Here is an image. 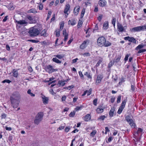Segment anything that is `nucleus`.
Segmentation results:
<instances>
[{"mask_svg": "<svg viewBox=\"0 0 146 146\" xmlns=\"http://www.w3.org/2000/svg\"><path fill=\"white\" fill-rule=\"evenodd\" d=\"M65 84V81H59L58 82V84L61 86H63Z\"/></svg>", "mask_w": 146, "mask_h": 146, "instance_id": "35", "label": "nucleus"}, {"mask_svg": "<svg viewBox=\"0 0 146 146\" xmlns=\"http://www.w3.org/2000/svg\"><path fill=\"white\" fill-rule=\"evenodd\" d=\"M88 42V41H84L83 43L80 46V48L81 49H84L87 46V43Z\"/></svg>", "mask_w": 146, "mask_h": 146, "instance_id": "17", "label": "nucleus"}, {"mask_svg": "<svg viewBox=\"0 0 146 146\" xmlns=\"http://www.w3.org/2000/svg\"><path fill=\"white\" fill-rule=\"evenodd\" d=\"M78 73H79V75H80V77H83V78L84 77L83 75L82 74V73L81 72L79 71V72Z\"/></svg>", "mask_w": 146, "mask_h": 146, "instance_id": "61", "label": "nucleus"}, {"mask_svg": "<svg viewBox=\"0 0 146 146\" xmlns=\"http://www.w3.org/2000/svg\"><path fill=\"white\" fill-rule=\"evenodd\" d=\"M55 56L59 59H61L64 57V56L60 55H55Z\"/></svg>", "mask_w": 146, "mask_h": 146, "instance_id": "51", "label": "nucleus"}, {"mask_svg": "<svg viewBox=\"0 0 146 146\" xmlns=\"http://www.w3.org/2000/svg\"><path fill=\"white\" fill-rule=\"evenodd\" d=\"M115 111V109L114 108H112L109 112V115L110 117H112L113 116L114 112Z\"/></svg>", "mask_w": 146, "mask_h": 146, "instance_id": "21", "label": "nucleus"}, {"mask_svg": "<svg viewBox=\"0 0 146 146\" xmlns=\"http://www.w3.org/2000/svg\"><path fill=\"white\" fill-rule=\"evenodd\" d=\"M46 30L45 29H44L41 33V36H47V34L46 33Z\"/></svg>", "mask_w": 146, "mask_h": 146, "instance_id": "29", "label": "nucleus"}, {"mask_svg": "<svg viewBox=\"0 0 146 146\" xmlns=\"http://www.w3.org/2000/svg\"><path fill=\"white\" fill-rule=\"evenodd\" d=\"M27 18L29 20L31 21L30 23H35L36 22V21L35 20L33 19L31 16H27Z\"/></svg>", "mask_w": 146, "mask_h": 146, "instance_id": "23", "label": "nucleus"}, {"mask_svg": "<svg viewBox=\"0 0 146 146\" xmlns=\"http://www.w3.org/2000/svg\"><path fill=\"white\" fill-rule=\"evenodd\" d=\"M80 9V7L78 5L76 6L75 7L74 9V14L76 15H77L79 12Z\"/></svg>", "mask_w": 146, "mask_h": 146, "instance_id": "14", "label": "nucleus"}, {"mask_svg": "<svg viewBox=\"0 0 146 146\" xmlns=\"http://www.w3.org/2000/svg\"><path fill=\"white\" fill-rule=\"evenodd\" d=\"M121 100V96H119L118 97L117 100V103H119L120 102Z\"/></svg>", "mask_w": 146, "mask_h": 146, "instance_id": "52", "label": "nucleus"}, {"mask_svg": "<svg viewBox=\"0 0 146 146\" xmlns=\"http://www.w3.org/2000/svg\"><path fill=\"white\" fill-rule=\"evenodd\" d=\"M85 76H86L88 78L92 79V75L91 74L88 72H85L84 74Z\"/></svg>", "mask_w": 146, "mask_h": 146, "instance_id": "28", "label": "nucleus"}, {"mask_svg": "<svg viewBox=\"0 0 146 146\" xmlns=\"http://www.w3.org/2000/svg\"><path fill=\"white\" fill-rule=\"evenodd\" d=\"M104 107L101 106H99L97 108L96 111L98 113H102L104 111Z\"/></svg>", "mask_w": 146, "mask_h": 146, "instance_id": "11", "label": "nucleus"}, {"mask_svg": "<svg viewBox=\"0 0 146 146\" xmlns=\"http://www.w3.org/2000/svg\"><path fill=\"white\" fill-rule=\"evenodd\" d=\"M52 60L53 62L57 63H60L61 62L60 61L56 58H53Z\"/></svg>", "mask_w": 146, "mask_h": 146, "instance_id": "30", "label": "nucleus"}, {"mask_svg": "<svg viewBox=\"0 0 146 146\" xmlns=\"http://www.w3.org/2000/svg\"><path fill=\"white\" fill-rule=\"evenodd\" d=\"M16 21L18 24L19 25H26L27 23V22L25 20H20L19 21Z\"/></svg>", "mask_w": 146, "mask_h": 146, "instance_id": "18", "label": "nucleus"}, {"mask_svg": "<svg viewBox=\"0 0 146 146\" xmlns=\"http://www.w3.org/2000/svg\"><path fill=\"white\" fill-rule=\"evenodd\" d=\"M99 4L100 6L103 7L106 5L107 2L105 0H100L99 2Z\"/></svg>", "mask_w": 146, "mask_h": 146, "instance_id": "15", "label": "nucleus"}, {"mask_svg": "<svg viewBox=\"0 0 146 146\" xmlns=\"http://www.w3.org/2000/svg\"><path fill=\"white\" fill-rule=\"evenodd\" d=\"M38 7L40 10H42L43 8V5L42 3L39 4Z\"/></svg>", "mask_w": 146, "mask_h": 146, "instance_id": "44", "label": "nucleus"}, {"mask_svg": "<svg viewBox=\"0 0 146 146\" xmlns=\"http://www.w3.org/2000/svg\"><path fill=\"white\" fill-rule=\"evenodd\" d=\"M131 90L133 91H134L135 90V87L133 85H131Z\"/></svg>", "mask_w": 146, "mask_h": 146, "instance_id": "63", "label": "nucleus"}, {"mask_svg": "<svg viewBox=\"0 0 146 146\" xmlns=\"http://www.w3.org/2000/svg\"><path fill=\"white\" fill-rule=\"evenodd\" d=\"M103 15H99L98 18V19L99 21H100L102 19Z\"/></svg>", "mask_w": 146, "mask_h": 146, "instance_id": "48", "label": "nucleus"}, {"mask_svg": "<svg viewBox=\"0 0 146 146\" xmlns=\"http://www.w3.org/2000/svg\"><path fill=\"white\" fill-rule=\"evenodd\" d=\"M91 119V116L89 114L86 115L84 118V120L85 121H88Z\"/></svg>", "mask_w": 146, "mask_h": 146, "instance_id": "22", "label": "nucleus"}, {"mask_svg": "<svg viewBox=\"0 0 146 146\" xmlns=\"http://www.w3.org/2000/svg\"><path fill=\"white\" fill-rule=\"evenodd\" d=\"M97 131L96 130H94L92 132H91L90 134V136L93 137L95 135Z\"/></svg>", "mask_w": 146, "mask_h": 146, "instance_id": "34", "label": "nucleus"}, {"mask_svg": "<svg viewBox=\"0 0 146 146\" xmlns=\"http://www.w3.org/2000/svg\"><path fill=\"white\" fill-rule=\"evenodd\" d=\"M31 90L30 89L27 92V93L30 95V96L32 97H34L35 96V94H33V93H32L31 92Z\"/></svg>", "mask_w": 146, "mask_h": 146, "instance_id": "37", "label": "nucleus"}, {"mask_svg": "<svg viewBox=\"0 0 146 146\" xmlns=\"http://www.w3.org/2000/svg\"><path fill=\"white\" fill-rule=\"evenodd\" d=\"M104 46L105 47H108L110 46L111 45V43L108 41H106V42L104 43Z\"/></svg>", "mask_w": 146, "mask_h": 146, "instance_id": "31", "label": "nucleus"}, {"mask_svg": "<svg viewBox=\"0 0 146 146\" xmlns=\"http://www.w3.org/2000/svg\"><path fill=\"white\" fill-rule=\"evenodd\" d=\"M78 60V58H76L75 59H74L72 60V63H76L77 60Z\"/></svg>", "mask_w": 146, "mask_h": 146, "instance_id": "62", "label": "nucleus"}, {"mask_svg": "<svg viewBox=\"0 0 146 146\" xmlns=\"http://www.w3.org/2000/svg\"><path fill=\"white\" fill-rule=\"evenodd\" d=\"M75 114V112L74 111L71 112L69 115V116L70 117H73L74 116Z\"/></svg>", "mask_w": 146, "mask_h": 146, "instance_id": "45", "label": "nucleus"}, {"mask_svg": "<svg viewBox=\"0 0 146 146\" xmlns=\"http://www.w3.org/2000/svg\"><path fill=\"white\" fill-rule=\"evenodd\" d=\"M71 127L69 126L66 127L65 129V131L66 132H68L70 129Z\"/></svg>", "mask_w": 146, "mask_h": 146, "instance_id": "46", "label": "nucleus"}, {"mask_svg": "<svg viewBox=\"0 0 146 146\" xmlns=\"http://www.w3.org/2000/svg\"><path fill=\"white\" fill-rule=\"evenodd\" d=\"M144 46L145 45L143 44H139L135 48V50H139L141 49L144 47Z\"/></svg>", "mask_w": 146, "mask_h": 146, "instance_id": "26", "label": "nucleus"}, {"mask_svg": "<svg viewBox=\"0 0 146 146\" xmlns=\"http://www.w3.org/2000/svg\"><path fill=\"white\" fill-rule=\"evenodd\" d=\"M13 71V76L17 78L19 76V74L18 71L15 69H14Z\"/></svg>", "mask_w": 146, "mask_h": 146, "instance_id": "25", "label": "nucleus"}, {"mask_svg": "<svg viewBox=\"0 0 146 146\" xmlns=\"http://www.w3.org/2000/svg\"><path fill=\"white\" fill-rule=\"evenodd\" d=\"M70 8V5L68 4H67L65 6L64 11V13L65 14H67V15L66 16V17L67 16V15H68V12Z\"/></svg>", "mask_w": 146, "mask_h": 146, "instance_id": "16", "label": "nucleus"}, {"mask_svg": "<svg viewBox=\"0 0 146 146\" xmlns=\"http://www.w3.org/2000/svg\"><path fill=\"white\" fill-rule=\"evenodd\" d=\"M66 99V97L65 96H62V101H65Z\"/></svg>", "mask_w": 146, "mask_h": 146, "instance_id": "64", "label": "nucleus"}, {"mask_svg": "<svg viewBox=\"0 0 146 146\" xmlns=\"http://www.w3.org/2000/svg\"><path fill=\"white\" fill-rule=\"evenodd\" d=\"M76 23V21L74 19H72L71 20H69L68 21V24H70L71 25L73 26L75 25Z\"/></svg>", "mask_w": 146, "mask_h": 146, "instance_id": "19", "label": "nucleus"}, {"mask_svg": "<svg viewBox=\"0 0 146 146\" xmlns=\"http://www.w3.org/2000/svg\"><path fill=\"white\" fill-rule=\"evenodd\" d=\"M124 39L125 40H128L129 42H132L134 43H136V40L133 37L126 36L124 38Z\"/></svg>", "mask_w": 146, "mask_h": 146, "instance_id": "10", "label": "nucleus"}, {"mask_svg": "<svg viewBox=\"0 0 146 146\" xmlns=\"http://www.w3.org/2000/svg\"><path fill=\"white\" fill-rule=\"evenodd\" d=\"M11 82V81H10L9 80H5L3 81V83H4L5 82H7V83H9Z\"/></svg>", "mask_w": 146, "mask_h": 146, "instance_id": "58", "label": "nucleus"}, {"mask_svg": "<svg viewBox=\"0 0 146 146\" xmlns=\"http://www.w3.org/2000/svg\"><path fill=\"white\" fill-rule=\"evenodd\" d=\"M41 97L42 99V101L43 104H47L49 100L48 98L45 96L44 95H43Z\"/></svg>", "mask_w": 146, "mask_h": 146, "instance_id": "13", "label": "nucleus"}, {"mask_svg": "<svg viewBox=\"0 0 146 146\" xmlns=\"http://www.w3.org/2000/svg\"><path fill=\"white\" fill-rule=\"evenodd\" d=\"M117 28L118 29L119 31V32H122L123 31L124 28L122 25L120 24L118 25Z\"/></svg>", "mask_w": 146, "mask_h": 146, "instance_id": "24", "label": "nucleus"}, {"mask_svg": "<svg viewBox=\"0 0 146 146\" xmlns=\"http://www.w3.org/2000/svg\"><path fill=\"white\" fill-rule=\"evenodd\" d=\"M82 108V106H81L80 107L77 106L75 108V110L76 111H78V110H81V108Z\"/></svg>", "mask_w": 146, "mask_h": 146, "instance_id": "55", "label": "nucleus"}, {"mask_svg": "<svg viewBox=\"0 0 146 146\" xmlns=\"http://www.w3.org/2000/svg\"><path fill=\"white\" fill-rule=\"evenodd\" d=\"M38 29L34 27L31 28L29 31V34L31 36H35L37 35L39 33Z\"/></svg>", "mask_w": 146, "mask_h": 146, "instance_id": "3", "label": "nucleus"}, {"mask_svg": "<svg viewBox=\"0 0 146 146\" xmlns=\"http://www.w3.org/2000/svg\"><path fill=\"white\" fill-rule=\"evenodd\" d=\"M5 129L9 131H10L12 130V128L10 127H8L7 126H6Z\"/></svg>", "mask_w": 146, "mask_h": 146, "instance_id": "59", "label": "nucleus"}, {"mask_svg": "<svg viewBox=\"0 0 146 146\" xmlns=\"http://www.w3.org/2000/svg\"><path fill=\"white\" fill-rule=\"evenodd\" d=\"M146 29V25L138 26L130 29V31L131 32H139Z\"/></svg>", "mask_w": 146, "mask_h": 146, "instance_id": "4", "label": "nucleus"}, {"mask_svg": "<svg viewBox=\"0 0 146 146\" xmlns=\"http://www.w3.org/2000/svg\"><path fill=\"white\" fill-rule=\"evenodd\" d=\"M64 126H61L59 127L57 129L58 131L61 130L63 129H64Z\"/></svg>", "mask_w": 146, "mask_h": 146, "instance_id": "57", "label": "nucleus"}, {"mask_svg": "<svg viewBox=\"0 0 146 146\" xmlns=\"http://www.w3.org/2000/svg\"><path fill=\"white\" fill-rule=\"evenodd\" d=\"M121 56H118L116 57L115 62H119L120 60Z\"/></svg>", "mask_w": 146, "mask_h": 146, "instance_id": "41", "label": "nucleus"}, {"mask_svg": "<svg viewBox=\"0 0 146 146\" xmlns=\"http://www.w3.org/2000/svg\"><path fill=\"white\" fill-rule=\"evenodd\" d=\"M127 101V100L125 99L122 102L121 106L119 107L117 112L118 114H120L122 112L125 107Z\"/></svg>", "mask_w": 146, "mask_h": 146, "instance_id": "7", "label": "nucleus"}, {"mask_svg": "<svg viewBox=\"0 0 146 146\" xmlns=\"http://www.w3.org/2000/svg\"><path fill=\"white\" fill-rule=\"evenodd\" d=\"M46 71L49 73H51L54 72L58 70L57 69H54L53 67L50 65H49L47 66L46 68Z\"/></svg>", "mask_w": 146, "mask_h": 146, "instance_id": "8", "label": "nucleus"}, {"mask_svg": "<svg viewBox=\"0 0 146 146\" xmlns=\"http://www.w3.org/2000/svg\"><path fill=\"white\" fill-rule=\"evenodd\" d=\"M43 116V113L42 112L38 113L35 117L34 120V123L36 125H38L41 121Z\"/></svg>", "mask_w": 146, "mask_h": 146, "instance_id": "2", "label": "nucleus"}, {"mask_svg": "<svg viewBox=\"0 0 146 146\" xmlns=\"http://www.w3.org/2000/svg\"><path fill=\"white\" fill-rule=\"evenodd\" d=\"M116 20L115 18H113L111 21V23L113 25L114 27L115 26V24L116 23Z\"/></svg>", "mask_w": 146, "mask_h": 146, "instance_id": "39", "label": "nucleus"}, {"mask_svg": "<svg viewBox=\"0 0 146 146\" xmlns=\"http://www.w3.org/2000/svg\"><path fill=\"white\" fill-rule=\"evenodd\" d=\"M56 36L57 37H59L60 35V31L59 30H56Z\"/></svg>", "mask_w": 146, "mask_h": 146, "instance_id": "42", "label": "nucleus"}, {"mask_svg": "<svg viewBox=\"0 0 146 146\" xmlns=\"http://www.w3.org/2000/svg\"><path fill=\"white\" fill-rule=\"evenodd\" d=\"M29 41H30V42L33 43H37L39 42V41L38 40L33 39L30 40H29Z\"/></svg>", "mask_w": 146, "mask_h": 146, "instance_id": "43", "label": "nucleus"}, {"mask_svg": "<svg viewBox=\"0 0 146 146\" xmlns=\"http://www.w3.org/2000/svg\"><path fill=\"white\" fill-rule=\"evenodd\" d=\"M82 21H79L78 23V27H81L82 25Z\"/></svg>", "mask_w": 146, "mask_h": 146, "instance_id": "54", "label": "nucleus"}, {"mask_svg": "<svg viewBox=\"0 0 146 146\" xmlns=\"http://www.w3.org/2000/svg\"><path fill=\"white\" fill-rule=\"evenodd\" d=\"M63 36L64 37V41L66 42L68 38V34L66 33L65 29H64L63 31Z\"/></svg>", "mask_w": 146, "mask_h": 146, "instance_id": "12", "label": "nucleus"}, {"mask_svg": "<svg viewBox=\"0 0 146 146\" xmlns=\"http://www.w3.org/2000/svg\"><path fill=\"white\" fill-rule=\"evenodd\" d=\"M106 42V39L104 36L99 37L97 40L98 45L100 46H102L104 45Z\"/></svg>", "mask_w": 146, "mask_h": 146, "instance_id": "5", "label": "nucleus"}, {"mask_svg": "<svg viewBox=\"0 0 146 146\" xmlns=\"http://www.w3.org/2000/svg\"><path fill=\"white\" fill-rule=\"evenodd\" d=\"M81 55L83 56L84 57L89 56L90 55V54L89 52H86L82 54Z\"/></svg>", "mask_w": 146, "mask_h": 146, "instance_id": "38", "label": "nucleus"}, {"mask_svg": "<svg viewBox=\"0 0 146 146\" xmlns=\"http://www.w3.org/2000/svg\"><path fill=\"white\" fill-rule=\"evenodd\" d=\"M87 95L88 96H89L92 93V90L91 89H89L88 91V92L87 91Z\"/></svg>", "mask_w": 146, "mask_h": 146, "instance_id": "60", "label": "nucleus"}, {"mask_svg": "<svg viewBox=\"0 0 146 146\" xmlns=\"http://www.w3.org/2000/svg\"><path fill=\"white\" fill-rule=\"evenodd\" d=\"M51 13H52V12L51 11H48V14L47 17L46 18L47 20L49 19V18H50V17L51 15Z\"/></svg>", "mask_w": 146, "mask_h": 146, "instance_id": "53", "label": "nucleus"}, {"mask_svg": "<svg viewBox=\"0 0 146 146\" xmlns=\"http://www.w3.org/2000/svg\"><path fill=\"white\" fill-rule=\"evenodd\" d=\"M64 23L63 22H62L60 24V29L61 30H62L63 29V27H64Z\"/></svg>", "mask_w": 146, "mask_h": 146, "instance_id": "47", "label": "nucleus"}, {"mask_svg": "<svg viewBox=\"0 0 146 146\" xmlns=\"http://www.w3.org/2000/svg\"><path fill=\"white\" fill-rule=\"evenodd\" d=\"M85 11V9L83 8L81 11V18H82L84 16Z\"/></svg>", "mask_w": 146, "mask_h": 146, "instance_id": "36", "label": "nucleus"}, {"mask_svg": "<svg viewBox=\"0 0 146 146\" xmlns=\"http://www.w3.org/2000/svg\"><path fill=\"white\" fill-rule=\"evenodd\" d=\"M103 78V76L102 75H98L96 80L95 84L96 85L99 84L100 83L101 80Z\"/></svg>", "mask_w": 146, "mask_h": 146, "instance_id": "9", "label": "nucleus"}, {"mask_svg": "<svg viewBox=\"0 0 146 146\" xmlns=\"http://www.w3.org/2000/svg\"><path fill=\"white\" fill-rule=\"evenodd\" d=\"M143 131V129L140 128H138L137 131L135 133L134 135L136 137H137L139 134H141Z\"/></svg>", "mask_w": 146, "mask_h": 146, "instance_id": "20", "label": "nucleus"}, {"mask_svg": "<svg viewBox=\"0 0 146 146\" xmlns=\"http://www.w3.org/2000/svg\"><path fill=\"white\" fill-rule=\"evenodd\" d=\"M20 98V95L17 93L13 94L11 96L10 98L11 102L13 108H16L18 106Z\"/></svg>", "mask_w": 146, "mask_h": 146, "instance_id": "1", "label": "nucleus"}, {"mask_svg": "<svg viewBox=\"0 0 146 146\" xmlns=\"http://www.w3.org/2000/svg\"><path fill=\"white\" fill-rule=\"evenodd\" d=\"M106 117L105 115H101L100 116L98 119V120H103Z\"/></svg>", "mask_w": 146, "mask_h": 146, "instance_id": "40", "label": "nucleus"}, {"mask_svg": "<svg viewBox=\"0 0 146 146\" xmlns=\"http://www.w3.org/2000/svg\"><path fill=\"white\" fill-rule=\"evenodd\" d=\"M7 116V114L6 113H3L1 114V119H5L6 118Z\"/></svg>", "mask_w": 146, "mask_h": 146, "instance_id": "33", "label": "nucleus"}, {"mask_svg": "<svg viewBox=\"0 0 146 146\" xmlns=\"http://www.w3.org/2000/svg\"><path fill=\"white\" fill-rule=\"evenodd\" d=\"M97 99H95L93 100V104L94 105L96 106L97 105Z\"/></svg>", "mask_w": 146, "mask_h": 146, "instance_id": "50", "label": "nucleus"}, {"mask_svg": "<svg viewBox=\"0 0 146 146\" xmlns=\"http://www.w3.org/2000/svg\"><path fill=\"white\" fill-rule=\"evenodd\" d=\"M129 56V55L128 54H127L125 55L124 59L125 62L128 60Z\"/></svg>", "mask_w": 146, "mask_h": 146, "instance_id": "56", "label": "nucleus"}, {"mask_svg": "<svg viewBox=\"0 0 146 146\" xmlns=\"http://www.w3.org/2000/svg\"><path fill=\"white\" fill-rule=\"evenodd\" d=\"M139 50V51L138 52H137L138 53H140L144 52L146 51V49H140Z\"/></svg>", "mask_w": 146, "mask_h": 146, "instance_id": "49", "label": "nucleus"}, {"mask_svg": "<svg viewBox=\"0 0 146 146\" xmlns=\"http://www.w3.org/2000/svg\"><path fill=\"white\" fill-rule=\"evenodd\" d=\"M125 119L128 123L130 125L131 127L134 128L136 126V125L133 120L131 119L130 117L127 115L125 117Z\"/></svg>", "mask_w": 146, "mask_h": 146, "instance_id": "6", "label": "nucleus"}, {"mask_svg": "<svg viewBox=\"0 0 146 146\" xmlns=\"http://www.w3.org/2000/svg\"><path fill=\"white\" fill-rule=\"evenodd\" d=\"M108 27V23L107 22L104 23L103 25V29L105 30H107Z\"/></svg>", "mask_w": 146, "mask_h": 146, "instance_id": "27", "label": "nucleus"}, {"mask_svg": "<svg viewBox=\"0 0 146 146\" xmlns=\"http://www.w3.org/2000/svg\"><path fill=\"white\" fill-rule=\"evenodd\" d=\"M28 12L29 13H37V11H36V9L34 8H32L29 10Z\"/></svg>", "mask_w": 146, "mask_h": 146, "instance_id": "32", "label": "nucleus"}]
</instances>
